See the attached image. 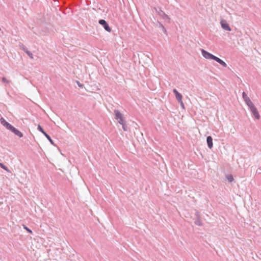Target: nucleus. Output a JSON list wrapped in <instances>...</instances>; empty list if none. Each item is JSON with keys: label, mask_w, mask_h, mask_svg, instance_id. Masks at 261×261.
<instances>
[{"label": "nucleus", "mask_w": 261, "mask_h": 261, "mask_svg": "<svg viewBox=\"0 0 261 261\" xmlns=\"http://www.w3.org/2000/svg\"><path fill=\"white\" fill-rule=\"evenodd\" d=\"M37 129L41 133L44 130L43 128L41 126L40 124L38 125Z\"/></svg>", "instance_id": "obj_23"}, {"label": "nucleus", "mask_w": 261, "mask_h": 261, "mask_svg": "<svg viewBox=\"0 0 261 261\" xmlns=\"http://www.w3.org/2000/svg\"><path fill=\"white\" fill-rule=\"evenodd\" d=\"M114 118L120 124H122L125 121L123 115L118 110L114 111Z\"/></svg>", "instance_id": "obj_1"}, {"label": "nucleus", "mask_w": 261, "mask_h": 261, "mask_svg": "<svg viewBox=\"0 0 261 261\" xmlns=\"http://www.w3.org/2000/svg\"><path fill=\"white\" fill-rule=\"evenodd\" d=\"M206 142L208 147L211 149L213 146V138L211 136H207L206 138Z\"/></svg>", "instance_id": "obj_12"}, {"label": "nucleus", "mask_w": 261, "mask_h": 261, "mask_svg": "<svg viewBox=\"0 0 261 261\" xmlns=\"http://www.w3.org/2000/svg\"><path fill=\"white\" fill-rule=\"evenodd\" d=\"M246 104L247 105V106L248 107V108H249L250 110L253 107H255V106L254 105V104L252 103V102L251 101V100H250V99L249 98V99L245 101Z\"/></svg>", "instance_id": "obj_15"}, {"label": "nucleus", "mask_w": 261, "mask_h": 261, "mask_svg": "<svg viewBox=\"0 0 261 261\" xmlns=\"http://www.w3.org/2000/svg\"><path fill=\"white\" fill-rule=\"evenodd\" d=\"M195 217L196 219L194 221L195 224L197 226H202L203 223L200 218L199 213L198 211H196L195 213Z\"/></svg>", "instance_id": "obj_5"}, {"label": "nucleus", "mask_w": 261, "mask_h": 261, "mask_svg": "<svg viewBox=\"0 0 261 261\" xmlns=\"http://www.w3.org/2000/svg\"><path fill=\"white\" fill-rule=\"evenodd\" d=\"M9 130H10L11 132L14 133L15 135L17 136L19 138L23 137V134L13 126H12Z\"/></svg>", "instance_id": "obj_9"}, {"label": "nucleus", "mask_w": 261, "mask_h": 261, "mask_svg": "<svg viewBox=\"0 0 261 261\" xmlns=\"http://www.w3.org/2000/svg\"><path fill=\"white\" fill-rule=\"evenodd\" d=\"M246 104L247 105V106L248 107V108H249L250 110L253 107H255V106L254 105V104L252 103V102L251 101V100H250V99L249 98V99L245 101Z\"/></svg>", "instance_id": "obj_14"}, {"label": "nucleus", "mask_w": 261, "mask_h": 261, "mask_svg": "<svg viewBox=\"0 0 261 261\" xmlns=\"http://www.w3.org/2000/svg\"><path fill=\"white\" fill-rule=\"evenodd\" d=\"M250 111L252 113V115L256 119H259L260 118V115L258 112L255 107L252 108Z\"/></svg>", "instance_id": "obj_10"}, {"label": "nucleus", "mask_w": 261, "mask_h": 261, "mask_svg": "<svg viewBox=\"0 0 261 261\" xmlns=\"http://www.w3.org/2000/svg\"><path fill=\"white\" fill-rule=\"evenodd\" d=\"M1 124L5 126L7 129L10 130L12 127V125L9 122L6 121V120L2 117L0 119Z\"/></svg>", "instance_id": "obj_8"}, {"label": "nucleus", "mask_w": 261, "mask_h": 261, "mask_svg": "<svg viewBox=\"0 0 261 261\" xmlns=\"http://www.w3.org/2000/svg\"><path fill=\"white\" fill-rule=\"evenodd\" d=\"M214 60L219 63L220 64H221L222 66L224 67H226L227 66V64L224 61H223L222 60H221V59L216 56L215 57Z\"/></svg>", "instance_id": "obj_13"}, {"label": "nucleus", "mask_w": 261, "mask_h": 261, "mask_svg": "<svg viewBox=\"0 0 261 261\" xmlns=\"http://www.w3.org/2000/svg\"><path fill=\"white\" fill-rule=\"evenodd\" d=\"M0 167L7 171H9L8 168L3 163H0Z\"/></svg>", "instance_id": "obj_21"}, {"label": "nucleus", "mask_w": 261, "mask_h": 261, "mask_svg": "<svg viewBox=\"0 0 261 261\" xmlns=\"http://www.w3.org/2000/svg\"><path fill=\"white\" fill-rule=\"evenodd\" d=\"M154 9H155V11L158 13V14L161 17H162L163 19H164L165 21H166L168 23L170 22V18L168 16V15L166 14L165 13L163 10H162L161 8H155Z\"/></svg>", "instance_id": "obj_2"}, {"label": "nucleus", "mask_w": 261, "mask_h": 261, "mask_svg": "<svg viewBox=\"0 0 261 261\" xmlns=\"http://www.w3.org/2000/svg\"><path fill=\"white\" fill-rule=\"evenodd\" d=\"M201 54L204 58L207 59H212L214 60L215 56L213 54L208 53V51L205 50L203 49H201Z\"/></svg>", "instance_id": "obj_4"}, {"label": "nucleus", "mask_w": 261, "mask_h": 261, "mask_svg": "<svg viewBox=\"0 0 261 261\" xmlns=\"http://www.w3.org/2000/svg\"><path fill=\"white\" fill-rule=\"evenodd\" d=\"M173 92L174 93L175 97L177 99V100L178 101H180L182 100V95L179 93L177 90L176 89H174L173 90Z\"/></svg>", "instance_id": "obj_11"}, {"label": "nucleus", "mask_w": 261, "mask_h": 261, "mask_svg": "<svg viewBox=\"0 0 261 261\" xmlns=\"http://www.w3.org/2000/svg\"><path fill=\"white\" fill-rule=\"evenodd\" d=\"M178 102L180 103V105L181 107L183 109H185V106H184V103H183L182 100H181V101H178Z\"/></svg>", "instance_id": "obj_25"}, {"label": "nucleus", "mask_w": 261, "mask_h": 261, "mask_svg": "<svg viewBox=\"0 0 261 261\" xmlns=\"http://www.w3.org/2000/svg\"><path fill=\"white\" fill-rule=\"evenodd\" d=\"M23 227L28 232L32 233V231L31 230V229L27 227L25 225H23Z\"/></svg>", "instance_id": "obj_22"}, {"label": "nucleus", "mask_w": 261, "mask_h": 261, "mask_svg": "<svg viewBox=\"0 0 261 261\" xmlns=\"http://www.w3.org/2000/svg\"><path fill=\"white\" fill-rule=\"evenodd\" d=\"M76 83L78 85V86L80 87H83V85L81 84L79 81H76Z\"/></svg>", "instance_id": "obj_26"}, {"label": "nucleus", "mask_w": 261, "mask_h": 261, "mask_svg": "<svg viewBox=\"0 0 261 261\" xmlns=\"http://www.w3.org/2000/svg\"><path fill=\"white\" fill-rule=\"evenodd\" d=\"M99 23L102 25L104 28L105 30L108 32H111L112 30L111 28L110 27L109 24L107 23V22L104 20V19H100L98 21Z\"/></svg>", "instance_id": "obj_3"}, {"label": "nucleus", "mask_w": 261, "mask_h": 261, "mask_svg": "<svg viewBox=\"0 0 261 261\" xmlns=\"http://www.w3.org/2000/svg\"><path fill=\"white\" fill-rule=\"evenodd\" d=\"M157 26L159 28H160L161 29H162L163 32L164 33L166 34L167 33V31H166L165 28L164 27V26L161 22H158V23H157Z\"/></svg>", "instance_id": "obj_16"}, {"label": "nucleus", "mask_w": 261, "mask_h": 261, "mask_svg": "<svg viewBox=\"0 0 261 261\" xmlns=\"http://www.w3.org/2000/svg\"><path fill=\"white\" fill-rule=\"evenodd\" d=\"M122 126V128L123 129L124 131H127V128H128V127L127 126V124H126V121H124L123 123H122V124H121Z\"/></svg>", "instance_id": "obj_18"}, {"label": "nucleus", "mask_w": 261, "mask_h": 261, "mask_svg": "<svg viewBox=\"0 0 261 261\" xmlns=\"http://www.w3.org/2000/svg\"><path fill=\"white\" fill-rule=\"evenodd\" d=\"M221 25L222 29L226 31H231V29L228 24V23L227 22V21L225 20H222L221 21Z\"/></svg>", "instance_id": "obj_7"}, {"label": "nucleus", "mask_w": 261, "mask_h": 261, "mask_svg": "<svg viewBox=\"0 0 261 261\" xmlns=\"http://www.w3.org/2000/svg\"><path fill=\"white\" fill-rule=\"evenodd\" d=\"M19 46L20 48L23 50L31 59H33V54L29 50H28L27 47L23 45V44H20Z\"/></svg>", "instance_id": "obj_6"}, {"label": "nucleus", "mask_w": 261, "mask_h": 261, "mask_svg": "<svg viewBox=\"0 0 261 261\" xmlns=\"http://www.w3.org/2000/svg\"><path fill=\"white\" fill-rule=\"evenodd\" d=\"M242 97H243V98L244 101H246L249 99V98L248 97L247 94L245 92H243Z\"/></svg>", "instance_id": "obj_19"}, {"label": "nucleus", "mask_w": 261, "mask_h": 261, "mask_svg": "<svg viewBox=\"0 0 261 261\" xmlns=\"http://www.w3.org/2000/svg\"><path fill=\"white\" fill-rule=\"evenodd\" d=\"M46 138L47 139V140L50 142V143L52 145H54V146H55V145H56L54 144V142L53 140L51 139V137H50L49 135H48L47 137H46Z\"/></svg>", "instance_id": "obj_20"}, {"label": "nucleus", "mask_w": 261, "mask_h": 261, "mask_svg": "<svg viewBox=\"0 0 261 261\" xmlns=\"http://www.w3.org/2000/svg\"><path fill=\"white\" fill-rule=\"evenodd\" d=\"M42 133L46 137H47L48 135L44 131V130H43V132H42Z\"/></svg>", "instance_id": "obj_27"}, {"label": "nucleus", "mask_w": 261, "mask_h": 261, "mask_svg": "<svg viewBox=\"0 0 261 261\" xmlns=\"http://www.w3.org/2000/svg\"><path fill=\"white\" fill-rule=\"evenodd\" d=\"M226 177L229 182H231L234 180L233 176L231 174H228Z\"/></svg>", "instance_id": "obj_17"}, {"label": "nucleus", "mask_w": 261, "mask_h": 261, "mask_svg": "<svg viewBox=\"0 0 261 261\" xmlns=\"http://www.w3.org/2000/svg\"><path fill=\"white\" fill-rule=\"evenodd\" d=\"M2 81L3 83H9L10 82L6 77H3L2 79Z\"/></svg>", "instance_id": "obj_24"}]
</instances>
